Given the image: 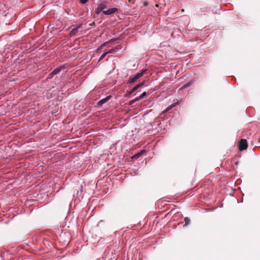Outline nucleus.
I'll return each instance as SVG.
<instances>
[{"instance_id": "obj_9", "label": "nucleus", "mask_w": 260, "mask_h": 260, "mask_svg": "<svg viewBox=\"0 0 260 260\" xmlns=\"http://www.w3.org/2000/svg\"><path fill=\"white\" fill-rule=\"evenodd\" d=\"M79 28V26L73 28L71 31V34L72 35H75L78 32Z\"/></svg>"}, {"instance_id": "obj_22", "label": "nucleus", "mask_w": 260, "mask_h": 260, "mask_svg": "<svg viewBox=\"0 0 260 260\" xmlns=\"http://www.w3.org/2000/svg\"><path fill=\"white\" fill-rule=\"evenodd\" d=\"M135 91V90H134L133 88L131 89V92L133 93Z\"/></svg>"}, {"instance_id": "obj_11", "label": "nucleus", "mask_w": 260, "mask_h": 260, "mask_svg": "<svg viewBox=\"0 0 260 260\" xmlns=\"http://www.w3.org/2000/svg\"><path fill=\"white\" fill-rule=\"evenodd\" d=\"M118 49V48L116 47L115 48H113V49L109 50L107 52H108V53L114 54L116 52V51Z\"/></svg>"}, {"instance_id": "obj_15", "label": "nucleus", "mask_w": 260, "mask_h": 260, "mask_svg": "<svg viewBox=\"0 0 260 260\" xmlns=\"http://www.w3.org/2000/svg\"><path fill=\"white\" fill-rule=\"evenodd\" d=\"M146 95V92H143L138 98L139 100L142 99Z\"/></svg>"}, {"instance_id": "obj_5", "label": "nucleus", "mask_w": 260, "mask_h": 260, "mask_svg": "<svg viewBox=\"0 0 260 260\" xmlns=\"http://www.w3.org/2000/svg\"><path fill=\"white\" fill-rule=\"evenodd\" d=\"M62 68L61 67H59L55 69H54L51 73H50L49 76L50 77L56 75L58 74L61 70Z\"/></svg>"}, {"instance_id": "obj_18", "label": "nucleus", "mask_w": 260, "mask_h": 260, "mask_svg": "<svg viewBox=\"0 0 260 260\" xmlns=\"http://www.w3.org/2000/svg\"><path fill=\"white\" fill-rule=\"evenodd\" d=\"M184 220L185 222V225H188L190 222V219L188 217H185L184 218Z\"/></svg>"}, {"instance_id": "obj_16", "label": "nucleus", "mask_w": 260, "mask_h": 260, "mask_svg": "<svg viewBox=\"0 0 260 260\" xmlns=\"http://www.w3.org/2000/svg\"><path fill=\"white\" fill-rule=\"evenodd\" d=\"M108 54V52H106L105 53H104L101 56V57H100V59H99V60H102L103 59H104L105 58V57L106 56V55Z\"/></svg>"}, {"instance_id": "obj_3", "label": "nucleus", "mask_w": 260, "mask_h": 260, "mask_svg": "<svg viewBox=\"0 0 260 260\" xmlns=\"http://www.w3.org/2000/svg\"><path fill=\"white\" fill-rule=\"evenodd\" d=\"M117 11H118V9L117 8H111V9H109L107 10L104 11H103V13L105 15H112L113 13H115Z\"/></svg>"}, {"instance_id": "obj_1", "label": "nucleus", "mask_w": 260, "mask_h": 260, "mask_svg": "<svg viewBox=\"0 0 260 260\" xmlns=\"http://www.w3.org/2000/svg\"><path fill=\"white\" fill-rule=\"evenodd\" d=\"M107 3L105 2H102L98 5V7L95 9V13L99 15L101 12L105 11L104 10L107 8Z\"/></svg>"}, {"instance_id": "obj_2", "label": "nucleus", "mask_w": 260, "mask_h": 260, "mask_svg": "<svg viewBox=\"0 0 260 260\" xmlns=\"http://www.w3.org/2000/svg\"><path fill=\"white\" fill-rule=\"evenodd\" d=\"M247 142L246 139H241L239 143V149L243 151L247 148Z\"/></svg>"}, {"instance_id": "obj_7", "label": "nucleus", "mask_w": 260, "mask_h": 260, "mask_svg": "<svg viewBox=\"0 0 260 260\" xmlns=\"http://www.w3.org/2000/svg\"><path fill=\"white\" fill-rule=\"evenodd\" d=\"M193 83V81L192 80L189 81L186 84H185L183 86H182L181 89H184L189 87Z\"/></svg>"}, {"instance_id": "obj_24", "label": "nucleus", "mask_w": 260, "mask_h": 260, "mask_svg": "<svg viewBox=\"0 0 260 260\" xmlns=\"http://www.w3.org/2000/svg\"><path fill=\"white\" fill-rule=\"evenodd\" d=\"M155 6H156V7H158V5H157V4Z\"/></svg>"}, {"instance_id": "obj_6", "label": "nucleus", "mask_w": 260, "mask_h": 260, "mask_svg": "<svg viewBox=\"0 0 260 260\" xmlns=\"http://www.w3.org/2000/svg\"><path fill=\"white\" fill-rule=\"evenodd\" d=\"M147 70L144 69L140 73H137L135 76H134L136 78V79L137 80L138 79L141 78L142 76H143L146 73Z\"/></svg>"}, {"instance_id": "obj_10", "label": "nucleus", "mask_w": 260, "mask_h": 260, "mask_svg": "<svg viewBox=\"0 0 260 260\" xmlns=\"http://www.w3.org/2000/svg\"><path fill=\"white\" fill-rule=\"evenodd\" d=\"M144 83L143 82H141L139 84H138L137 85H136L135 86H134L133 89L134 90H135V91H136V90H137L140 87L143 86L144 85Z\"/></svg>"}, {"instance_id": "obj_23", "label": "nucleus", "mask_w": 260, "mask_h": 260, "mask_svg": "<svg viewBox=\"0 0 260 260\" xmlns=\"http://www.w3.org/2000/svg\"><path fill=\"white\" fill-rule=\"evenodd\" d=\"M104 46H105V45H103V44H102V45L101 46L100 48H102L103 47H104Z\"/></svg>"}, {"instance_id": "obj_19", "label": "nucleus", "mask_w": 260, "mask_h": 260, "mask_svg": "<svg viewBox=\"0 0 260 260\" xmlns=\"http://www.w3.org/2000/svg\"><path fill=\"white\" fill-rule=\"evenodd\" d=\"M88 1V0H80V3L82 4H86Z\"/></svg>"}, {"instance_id": "obj_8", "label": "nucleus", "mask_w": 260, "mask_h": 260, "mask_svg": "<svg viewBox=\"0 0 260 260\" xmlns=\"http://www.w3.org/2000/svg\"><path fill=\"white\" fill-rule=\"evenodd\" d=\"M179 104V103L177 101L176 103H174V104H172L171 106H170L169 107H168L165 110V112H167L169 110H171L172 108L175 107L176 106H177V105Z\"/></svg>"}, {"instance_id": "obj_26", "label": "nucleus", "mask_w": 260, "mask_h": 260, "mask_svg": "<svg viewBox=\"0 0 260 260\" xmlns=\"http://www.w3.org/2000/svg\"><path fill=\"white\" fill-rule=\"evenodd\" d=\"M259 141H260V138H259Z\"/></svg>"}, {"instance_id": "obj_13", "label": "nucleus", "mask_w": 260, "mask_h": 260, "mask_svg": "<svg viewBox=\"0 0 260 260\" xmlns=\"http://www.w3.org/2000/svg\"><path fill=\"white\" fill-rule=\"evenodd\" d=\"M116 39H111L109 41H107V42H106L105 43H104L103 44V45H105L106 46L107 45H108L109 43H111V42H113L114 41L116 40Z\"/></svg>"}, {"instance_id": "obj_20", "label": "nucleus", "mask_w": 260, "mask_h": 260, "mask_svg": "<svg viewBox=\"0 0 260 260\" xmlns=\"http://www.w3.org/2000/svg\"><path fill=\"white\" fill-rule=\"evenodd\" d=\"M132 93H132V92H131V90L130 91H128L127 93H125V96H127L128 95H129V94H132Z\"/></svg>"}, {"instance_id": "obj_14", "label": "nucleus", "mask_w": 260, "mask_h": 260, "mask_svg": "<svg viewBox=\"0 0 260 260\" xmlns=\"http://www.w3.org/2000/svg\"><path fill=\"white\" fill-rule=\"evenodd\" d=\"M137 80L136 79L135 77H134L133 78H132L128 81V83L132 84L135 82Z\"/></svg>"}, {"instance_id": "obj_17", "label": "nucleus", "mask_w": 260, "mask_h": 260, "mask_svg": "<svg viewBox=\"0 0 260 260\" xmlns=\"http://www.w3.org/2000/svg\"><path fill=\"white\" fill-rule=\"evenodd\" d=\"M138 100H139V99H138V98H136V99H134V100H132V101H129V105H132V104H134L135 102H136V101H138Z\"/></svg>"}, {"instance_id": "obj_21", "label": "nucleus", "mask_w": 260, "mask_h": 260, "mask_svg": "<svg viewBox=\"0 0 260 260\" xmlns=\"http://www.w3.org/2000/svg\"><path fill=\"white\" fill-rule=\"evenodd\" d=\"M144 5L145 6H147L148 5V3H147V2H146V1H145V2H144Z\"/></svg>"}, {"instance_id": "obj_4", "label": "nucleus", "mask_w": 260, "mask_h": 260, "mask_svg": "<svg viewBox=\"0 0 260 260\" xmlns=\"http://www.w3.org/2000/svg\"><path fill=\"white\" fill-rule=\"evenodd\" d=\"M110 97L109 96H107L105 98H104L98 102L97 106L98 107H101L104 104L106 103L109 99Z\"/></svg>"}, {"instance_id": "obj_12", "label": "nucleus", "mask_w": 260, "mask_h": 260, "mask_svg": "<svg viewBox=\"0 0 260 260\" xmlns=\"http://www.w3.org/2000/svg\"><path fill=\"white\" fill-rule=\"evenodd\" d=\"M144 151H141V152H140L136 154H135L133 158H139V157H140L141 155H142V152H143Z\"/></svg>"}, {"instance_id": "obj_25", "label": "nucleus", "mask_w": 260, "mask_h": 260, "mask_svg": "<svg viewBox=\"0 0 260 260\" xmlns=\"http://www.w3.org/2000/svg\"><path fill=\"white\" fill-rule=\"evenodd\" d=\"M139 260H142L141 259H139Z\"/></svg>"}]
</instances>
